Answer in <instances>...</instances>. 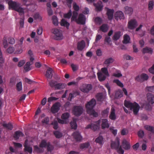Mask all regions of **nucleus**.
Segmentation results:
<instances>
[{
  "instance_id": "8",
  "label": "nucleus",
  "mask_w": 154,
  "mask_h": 154,
  "mask_svg": "<svg viewBox=\"0 0 154 154\" xmlns=\"http://www.w3.org/2000/svg\"><path fill=\"white\" fill-rule=\"evenodd\" d=\"M86 18L82 14H80L75 22L78 24L84 25L85 24Z\"/></svg>"
},
{
  "instance_id": "15",
  "label": "nucleus",
  "mask_w": 154,
  "mask_h": 154,
  "mask_svg": "<svg viewBox=\"0 0 154 154\" xmlns=\"http://www.w3.org/2000/svg\"><path fill=\"white\" fill-rule=\"evenodd\" d=\"M115 112L116 110L115 108L112 106L110 114L109 116V118L110 119L114 120L116 119V115Z\"/></svg>"
},
{
  "instance_id": "63",
  "label": "nucleus",
  "mask_w": 154,
  "mask_h": 154,
  "mask_svg": "<svg viewBox=\"0 0 154 154\" xmlns=\"http://www.w3.org/2000/svg\"><path fill=\"white\" fill-rule=\"evenodd\" d=\"M14 51V47H9L7 49V51L9 53L11 54Z\"/></svg>"
},
{
  "instance_id": "6",
  "label": "nucleus",
  "mask_w": 154,
  "mask_h": 154,
  "mask_svg": "<svg viewBox=\"0 0 154 154\" xmlns=\"http://www.w3.org/2000/svg\"><path fill=\"white\" fill-rule=\"evenodd\" d=\"M54 34L53 36L54 39L56 40H60L63 39V36L61 31L57 29H54L53 31Z\"/></svg>"
},
{
  "instance_id": "42",
  "label": "nucleus",
  "mask_w": 154,
  "mask_h": 154,
  "mask_svg": "<svg viewBox=\"0 0 154 154\" xmlns=\"http://www.w3.org/2000/svg\"><path fill=\"white\" fill-rule=\"evenodd\" d=\"M69 117V114L68 112H66L62 114L61 117L62 119L68 121V119Z\"/></svg>"
},
{
  "instance_id": "5",
  "label": "nucleus",
  "mask_w": 154,
  "mask_h": 154,
  "mask_svg": "<svg viewBox=\"0 0 154 154\" xmlns=\"http://www.w3.org/2000/svg\"><path fill=\"white\" fill-rule=\"evenodd\" d=\"M83 109L81 106H74L73 109V114L76 116H79L81 115L83 112Z\"/></svg>"
},
{
  "instance_id": "12",
  "label": "nucleus",
  "mask_w": 154,
  "mask_h": 154,
  "mask_svg": "<svg viewBox=\"0 0 154 154\" xmlns=\"http://www.w3.org/2000/svg\"><path fill=\"white\" fill-rule=\"evenodd\" d=\"M60 103L57 102L54 104L51 108V112L53 113H56L60 109Z\"/></svg>"
},
{
  "instance_id": "38",
  "label": "nucleus",
  "mask_w": 154,
  "mask_h": 154,
  "mask_svg": "<svg viewBox=\"0 0 154 154\" xmlns=\"http://www.w3.org/2000/svg\"><path fill=\"white\" fill-rule=\"evenodd\" d=\"M72 16V11L71 9L69 10L68 12L63 14V17L65 18L70 19Z\"/></svg>"
},
{
  "instance_id": "9",
  "label": "nucleus",
  "mask_w": 154,
  "mask_h": 154,
  "mask_svg": "<svg viewBox=\"0 0 154 154\" xmlns=\"http://www.w3.org/2000/svg\"><path fill=\"white\" fill-rule=\"evenodd\" d=\"M128 29H133L137 26V22L135 19L131 20L128 23Z\"/></svg>"
},
{
  "instance_id": "21",
  "label": "nucleus",
  "mask_w": 154,
  "mask_h": 154,
  "mask_svg": "<svg viewBox=\"0 0 154 154\" xmlns=\"http://www.w3.org/2000/svg\"><path fill=\"white\" fill-rule=\"evenodd\" d=\"M122 35L120 31L116 32L112 37V39L114 41H117L118 40Z\"/></svg>"
},
{
  "instance_id": "55",
  "label": "nucleus",
  "mask_w": 154,
  "mask_h": 154,
  "mask_svg": "<svg viewBox=\"0 0 154 154\" xmlns=\"http://www.w3.org/2000/svg\"><path fill=\"white\" fill-rule=\"evenodd\" d=\"M57 82L54 80H51L49 82V84L51 87L52 88L55 87L57 84Z\"/></svg>"
},
{
  "instance_id": "27",
  "label": "nucleus",
  "mask_w": 154,
  "mask_h": 154,
  "mask_svg": "<svg viewBox=\"0 0 154 154\" xmlns=\"http://www.w3.org/2000/svg\"><path fill=\"white\" fill-rule=\"evenodd\" d=\"M85 44L84 40H82L80 42H78L77 46V49L78 50L81 51L85 47Z\"/></svg>"
},
{
  "instance_id": "58",
  "label": "nucleus",
  "mask_w": 154,
  "mask_h": 154,
  "mask_svg": "<svg viewBox=\"0 0 154 154\" xmlns=\"http://www.w3.org/2000/svg\"><path fill=\"white\" fill-rule=\"evenodd\" d=\"M116 150L119 154H123L124 152V151L122 149L121 146H120Z\"/></svg>"
},
{
  "instance_id": "46",
  "label": "nucleus",
  "mask_w": 154,
  "mask_h": 154,
  "mask_svg": "<svg viewBox=\"0 0 154 154\" xmlns=\"http://www.w3.org/2000/svg\"><path fill=\"white\" fill-rule=\"evenodd\" d=\"M2 44L4 48H6L8 46V43L7 42V38L5 36H4L2 40Z\"/></svg>"
},
{
  "instance_id": "28",
  "label": "nucleus",
  "mask_w": 154,
  "mask_h": 154,
  "mask_svg": "<svg viewBox=\"0 0 154 154\" xmlns=\"http://www.w3.org/2000/svg\"><path fill=\"white\" fill-rule=\"evenodd\" d=\"M78 15V12L76 11H73L72 12V16L71 19V22L75 21V22L77 19V17Z\"/></svg>"
},
{
  "instance_id": "7",
  "label": "nucleus",
  "mask_w": 154,
  "mask_h": 154,
  "mask_svg": "<svg viewBox=\"0 0 154 154\" xmlns=\"http://www.w3.org/2000/svg\"><path fill=\"white\" fill-rule=\"evenodd\" d=\"M149 78L148 75L146 74L143 73L139 75L135 78L136 80L137 81L143 82L147 80Z\"/></svg>"
},
{
  "instance_id": "41",
  "label": "nucleus",
  "mask_w": 154,
  "mask_h": 154,
  "mask_svg": "<svg viewBox=\"0 0 154 154\" xmlns=\"http://www.w3.org/2000/svg\"><path fill=\"white\" fill-rule=\"evenodd\" d=\"M145 128L148 131L154 133V127L149 125H146L144 126Z\"/></svg>"
},
{
  "instance_id": "13",
  "label": "nucleus",
  "mask_w": 154,
  "mask_h": 154,
  "mask_svg": "<svg viewBox=\"0 0 154 154\" xmlns=\"http://www.w3.org/2000/svg\"><path fill=\"white\" fill-rule=\"evenodd\" d=\"M72 135L74 138L77 141H80L82 140V137L78 131L74 132Z\"/></svg>"
},
{
  "instance_id": "57",
  "label": "nucleus",
  "mask_w": 154,
  "mask_h": 154,
  "mask_svg": "<svg viewBox=\"0 0 154 154\" xmlns=\"http://www.w3.org/2000/svg\"><path fill=\"white\" fill-rule=\"evenodd\" d=\"M73 8L74 11L77 12L79 9V6L77 5V4L75 2H74L73 4Z\"/></svg>"
},
{
  "instance_id": "50",
  "label": "nucleus",
  "mask_w": 154,
  "mask_h": 154,
  "mask_svg": "<svg viewBox=\"0 0 154 154\" xmlns=\"http://www.w3.org/2000/svg\"><path fill=\"white\" fill-rule=\"evenodd\" d=\"M24 150L25 151H27L29 153H31L32 152V149L31 147H30L29 146H25V147L24 148Z\"/></svg>"
},
{
  "instance_id": "61",
  "label": "nucleus",
  "mask_w": 154,
  "mask_h": 154,
  "mask_svg": "<svg viewBox=\"0 0 154 154\" xmlns=\"http://www.w3.org/2000/svg\"><path fill=\"white\" fill-rule=\"evenodd\" d=\"M137 134L140 138H142L144 136V132L143 130H140L138 132Z\"/></svg>"
},
{
  "instance_id": "19",
  "label": "nucleus",
  "mask_w": 154,
  "mask_h": 154,
  "mask_svg": "<svg viewBox=\"0 0 154 154\" xmlns=\"http://www.w3.org/2000/svg\"><path fill=\"white\" fill-rule=\"evenodd\" d=\"M92 86L91 84L86 85L82 89L81 91L84 93H88L92 89Z\"/></svg>"
},
{
  "instance_id": "35",
  "label": "nucleus",
  "mask_w": 154,
  "mask_h": 154,
  "mask_svg": "<svg viewBox=\"0 0 154 154\" xmlns=\"http://www.w3.org/2000/svg\"><path fill=\"white\" fill-rule=\"evenodd\" d=\"M123 96V91L121 90L117 91L115 94V98L116 99H118L121 98Z\"/></svg>"
},
{
  "instance_id": "10",
  "label": "nucleus",
  "mask_w": 154,
  "mask_h": 154,
  "mask_svg": "<svg viewBox=\"0 0 154 154\" xmlns=\"http://www.w3.org/2000/svg\"><path fill=\"white\" fill-rule=\"evenodd\" d=\"M115 19L118 20H119L124 19L125 16L123 12L120 11H118L115 12L114 14Z\"/></svg>"
},
{
  "instance_id": "33",
  "label": "nucleus",
  "mask_w": 154,
  "mask_h": 154,
  "mask_svg": "<svg viewBox=\"0 0 154 154\" xmlns=\"http://www.w3.org/2000/svg\"><path fill=\"white\" fill-rule=\"evenodd\" d=\"M66 85L65 84L58 83L56 85L55 88L56 90H61L64 88Z\"/></svg>"
},
{
  "instance_id": "23",
  "label": "nucleus",
  "mask_w": 154,
  "mask_h": 154,
  "mask_svg": "<svg viewBox=\"0 0 154 154\" xmlns=\"http://www.w3.org/2000/svg\"><path fill=\"white\" fill-rule=\"evenodd\" d=\"M90 145L89 142H87L80 144L79 145V148L81 149H86L88 148L90 146Z\"/></svg>"
},
{
  "instance_id": "52",
  "label": "nucleus",
  "mask_w": 154,
  "mask_h": 154,
  "mask_svg": "<svg viewBox=\"0 0 154 154\" xmlns=\"http://www.w3.org/2000/svg\"><path fill=\"white\" fill-rule=\"evenodd\" d=\"M17 89L18 91H20L22 90V83L21 82H19L16 85Z\"/></svg>"
},
{
  "instance_id": "3",
  "label": "nucleus",
  "mask_w": 154,
  "mask_h": 154,
  "mask_svg": "<svg viewBox=\"0 0 154 154\" xmlns=\"http://www.w3.org/2000/svg\"><path fill=\"white\" fill-rule=\"evenodd\" d=\"M8 4L10 7L19 12L20 15L24 14V9L20 6V5L19 3L11 0L8 2Z\"/></svg>"
},
{
  "instance_id": "30",
  "label": "nucleus",
  "mask_w": 154,
  "mask_h": 154,
  "mask_svg": "<svg viewBox=\"0 0 154 154\" xmlns=\"http://www.w3.org/2000/svg\"><path fill=\"white\" fill-rule=\"evenodd\" d=\"M125 13L126 14H127L130 16L132 14L133 10L131 7H129L128 6H126L125 7Z\"/></svg>"
},
{
  "instance_id": "56",
  "label": "nucleus",
  "mask_w": 154,
  "mask_h": 154,
  "mask_svg": "<svg viewBox=\"0 0 154 154\" xmlns=\"http://www.w3.org/2000/svg\"><path fill=\"white\" fill-rule=\"evenodd\" d=\"M51 125H53V128L54 129L56 130L58 128V123L57 121H54L51 123Z\"/></svg>"
},
{
  "instance_id": "29",
  "label": "nucleus",
  "mask_w": 154,
  "mask_h": 154,
  "mask_svg": "<svg viewBox=\"0 0 154 154\" xmlns=\"http://www.w3.org/2000/svg\"><path fill=\"white\" fill-rule=\"evenodd\" d=\"M23 136L24 134L21 131H17L14 132V137L16 139H18L20 137H23Z\"/></svg>"
},
{
  "instance_id": "39",
  "label": "nucleus",
  "mask_w": 154,
  "mask_h": 154,
  "mask_svg": "<svg viewBox=\"0 0 154 154\" xmlns=\"http://www.w3.org/2000/svg\"><path fill=\"white\" fill-rule=\"evenodd\" d=\"M109 110V108H107L102 112L101 114L103 117H105L108 116Z\"/></svg>"
},
{
  "instance_id": "64",
  "label": "nucleus",
  "mask_w": 154,
  "mask_h": 154,
  "mask_svg": "<svg viewBox=\"0 0 154 154\" xmlns=\"http://www.w3.org/2000/svg\"><path fill=\"white\" fill-rule=\"evenodd\" d=\"M150 104V103H149L148 102L146 104L145 108L146 110H150L151 109L152 106Z\"/></svg>"
},
{
  "instance_id": "40",
  "label": "nucleus",
  "mask_w": 154,
  "mask_h": 154,
  "mask_svg": "<svg viewBox=\"0 0 154 154\" xmlns=\"http://www.w3.org/2000/svg\"><path fill=\"white\" fill-rule=\"evenodd\" d=\"M130 40V38L128 35L125 34L124 36V40L123 42L124 44H127L129 43Z\"/></svg>"
},
{
  "instance_id": "36",
  "label": "nucleus",
  "mask_w": 154,
  "mask_h": 154,
  "mask_svg": "<svg viewBox=\"0 0 154 154\" xmlns=\"http://www.w3.org/2000/svg\"><path fill=\"white\" fill-rule=\"evenodd\" d=\"M48 142L45 140H42L39 144V146L41 148H45L48 145Z\"/></svg>"
},
{
  "instance_id": "2",
  "label": "nucleus",
  "mask_w": 154,
  "mask_h": 154,
  "mask_svg": "<svg viewBox=\"0 0 154 154\" xmlns=\"http://www.w3.org/2000/svg\"><path fill=\"white\" fill-rule=\"evenodd\" d=\"M124 105L126 107L129 108L130 110H132L134 115H137L138 113L140 107L136 102L131 103L130 101L125 100Z\"/></svg>"
},
{
  "instance_id": "26",
  "label": "nucleus",
  "mask_w": 154,
  "mask_h": 154,
  "mask_svg": "<svg viewBox=\"0 0 154 154\" xmlns=\"http://www.w3.org/2000/svg\"><path fill=\"white\" fill-rule=\"evenodd\" d=\"M52 69L51 68H49L48 69L45 74L46 77L49 79H51L52 77Z\"/></svg>"
},
{
  "instance_id": "45",
  "label": "nucleus",
  "mask_w": 154,
  "mask_h": 154,
  "mask_svg": "<svg viewBox=\"0 0 154 154\" xmlns=\"http://www.w3.org/2000/svg\"><path fill=\"white\" fill-rule=\"evenodd\" d=\"M53 133L57 138H59L62 136V134L58 131H54Z\"/></svg>"
},
{
  "instance_id": "11",
  "label": "nucleus",
  "mask_w": 154,
  "mask_h": 154,
  "mask_svg": "<svg viewBox=\"0 0 154 154\" xmlns=\"http://www.w3.org/2000/svg\"><path fill=\"white\" fill-rule=\"evenodd\" d=\"M119 146L120 142L118 138H116L115 141L112 142L111 144V148L116 150L120 146Z\"/></svg>"
},
{
  "instance_id": "59",
  "label": "nucleus",
  "mask_w": 154,
  "mask_h": 154,
  "mask_svg": "<svg viewBox=\"0 0 154 154\" xmlns=\"http://www.w3.org/2000/svg\"><path fill=\"white\" fill-rule=\"evenodd\" d=\"M58 122L59 123L61 124H67L68 122V121L64 119H61L59 118H57Z\"/></svg>"
},
{
  "instance_id": "16",
  "label": "nucleus",
  "mask_w": 154,
  "mask_h": 154,
  "mask_svg": "<svg viewBox=\"0 0 154 154\" xmlns=\"http://www.w3.org/2000/svg\"><path fill=\"white\" fill-rule=\"evenodd\" d=\"M114 10L113 9H109L108 8L107 10L106 15L108 17V18L109 20H112L113 16Z\"/></svg>"
},
{
  "instance_id": "24",
  "label": "nucleus",
  "mask_w": 154,
  "mask_h": 154,
  "mask_svg": "<svg viewBox=\"0 0 154 154\" xmlns=\"http://www.w3.org/2000/svg\"><path fill=\"white\" fill-rule=\"evenodd\" d=\"M142 52V53L143 54L148 53L152 54V53L153 51L151 48L146 47L143 48Z\"/></svg>"
},
{
  "instance_id": "48",
  "label": "nucleus",
  "mask_w": 154,
  "mask_h": 154,
  "mask_svg": "<svg viewBox=\"0 0 154 154\" xmlns=\"http://www.w3.org/2000/svg\"><path fill=\"white\" fill-rule=\"evenodd\" d=\"M146 91L149 92H153L154 91V86H147L145 88Z\"/></svg>"
},
{
  "instance_id": "20",
  "label": "nucleus",
  "mask_w": 154,
  "mask_h": 154,
  "mask_svg": "<svg viewBox=\"0 0 154 154\" xmlns=\"http://www.w3.org/2000/svg\"><path fill=\"white\" fill-rule=\"evenodd\" d=\"M100 120H99L95 122V124L92 123V129L94 131L98 130L99 128Z\"/></svg>"
},
{
  "instance_id": "49",
  "label": "nucleus",
  "mask_w": 154,
  "mask_h": 154,
  "mask_svg": "<svg viewBox=\"0 0 154 154\" xmlns=\"http://www.w3.org/2000/svg\"><path fill=\"white\" fill-rule=\"evenodd\" d=\"M114 83H115L117 85L121 88L123 87V84L118 79H114L113 81Z\"/></svg>"
},
{
  "instance_id": "44",
  "label": "nucleus",
  "mask_w": 154,
  "mask_h": 154,
  "mask_svg": "<svg viewBox=\"0 0 154 154\" xmlns=\"http://www.w3.org/2000/svg\"><path fill=\"white\" fill-rule=\"evenodd\" d=\"M47 149L48 151L51 152L54 149V146L51 144L50 142H48V144L46 146Z\"/></svg>"
},
{
  "instance_id": "47",
  "label": "nucleus",
  "mask_w": 154,
  "mask_h": 154,
  "mask_svg": "<svg viewBox=\"0 0 154 154\" xmlns=\"http://www.w3.org/2000/svg\"><path fill=\"white\" fill-rule=\"evenodd\" d=\"M96 97L97 101H102L103 98V95L102 93L97 94L96 95Z\"/></svg>"
},
{
  "instance_id": "37",
  "label": "nucleus",
  "mask_w": 154,
  "mask_h": 154,
  "mask_svg": "<svg viewBox=\"0 0 154 154\" xmlns=\"http://www.w3.org/2000/svg\"><path fill=\"white\" fill-rule=\"evenodd\" d=\"M32 62L31 63H30V62H26L24 67V69L26 72H28L30 70V66L32 65Z\"/></svg>"
},
{
  "instance_id": "25",
  "label": "nucleus",
  "mask_w": 154,
  "mask_h": 154,
  "mask_svg": "<svg viewBox=\"0 0 154 154\" xmlns=\"http://www.w3.org/2000/svg\"><path fill=\"white\" fill-rule=\"evenodd\" d=\"M94 5L97 11H100L102 10L103 6L101 2H99L96 4H94Z\"/></svg>"
},
{
  "instance_id": "34",
  "label": "nucleus",
  "mask_w": 154,
  "mask_h": 154,
  "mask_svg": "<svg viewBox=\"0 0 154 154\" xmlns=\"http://www.w3.org/2000/svg\"><path fill=\"white\" fill-rule=\"evenodd\" d=\"M95 141L100 145H102L103 144V136H99L96 139Z\"/></svg>"
},
{
  "instance_id": "17",
  "label": "nucleus",
  "mask_w": 154,
  "mask_h": 154,
  "mask_svg": "<svg viewBox=\"0 0 154 154\" xmlns=\"http://www.w3.org/2000/svg\"><path fill=\"white\" fill-rule=\"evenodd\" d=\"M109 126L108 121L106 119H103L101 120V128L103 129L108 128Z\"/></svg>"
},
{
  "instance_id": "18",
  "label": "nucleus",
  "mask_w": 154,
  "mask_h": 154,
  "mask_svg": "<svg viewBox=\"0 0 154 154\" xmlns=\"http://www.w3.org/2000/svg\"><path fill=\"white\" fill-rule=\"evenodd\" d=\"M122 145L123 148L125 150L129 149L131 147L130 143L125 139H124L123 140L122 142Z\"/></svg>"
},
{
  "instance_id": "54",
  "label": "nucleus",
  "mask_w": 154,
  "mask_h": 154,
  "mask_svg": "<svg viewBox=\"0 0 154 154\" xmlns=\"http://www.w3.org/2000/svg\"><path fill=\"white\" fill-rule=\"evenodd\" d=\"M33 17L35 19H38L40 20H42V17L38 13H36L34 14Z\"/></svg>"
},
{
  "instance_id": "32",
  "label": "nucleus",
  "mask_w": 154,
  "mask_h": 154,
  "mask_svg": "<svg viewBox=\"0 0 154 154\" xmlns=\"http://www.w3.org/2000/svg\"><path fill=\"white\" fill-rule=\"evenodd\" d=\"M114 61V59L110 57L106 59L104 61L103 63L106 65V66L107 67L109 66L110 63H112Z\"/></svg>"
},
{
  "instance_id": "4",
  "label": "nucleus",
  "mask_w": 154,
  "mask_h": 154,
  "mask_svg": "<svg viewBox=\"0 0 154 154\" xmlns=\"http://www.w3.org/2000/svg\"><path fill=\"white\" fill-rule=\"evenodd\" d=\"M98 80L100 82L105 80L107 76H109L108 70L107 67H103L101 69V72L97 73Z\"/></svg>"
},
{
  "instance_id": "14",
  "label": "nucleus",
  "mask_w": 154,
  "mask_h": 154,
  "mask_svg": "<svg viewBox=\"0 0 154 154\" xmlns=\"http://www.w3.org/2000/svg\"><path fill=\"white\" fill-rule=\"evenodd\" d=\"M146 98L148 102L151 104L154 103V95L151 93H148L146 94Z\"/></svg>"
},
{
  "instance_id": "60",
  "label": "nucleus",
  "mask_w": 154,
  "mask_h": 154,
  "mask_svg": "<svg viewBox=\"0 0 154 154\" xmlns=\"http://www.w3.org/2000/svg\"><path fill=\"white\" fill-rule=\"evenodd\" d=\"M154 6V2L153 1H150L149 2L148 4V9L149 10H151L153 9Z\"/></svg>"
},
{
  "instance_id": "31",
  "label": "nucleus",
  "mask_w": 154,
  "mask_h": 154,
  "mask_svg": "<svg viewBox=\"0 0 154 154\" xmlns=\"http://www.w3.org/2000/svg\"><path fill=\"white\" fill-rule=\"evenodd\" d=\"M69 23L65 19L61 20L60 22V25L62 26L66 27L67 29H68L69 26Z\"/></svg>"
},
{
  "instance_id": "1",
  "label": "nucleus",
  "mask_w": 154,
  "mask_h": 154,
  "mask_svg": "<svg viewBox=\"0 0 154 154\" xmlns=\"http://www.w3.org/2000/svg\"><path fill=\"white\" fill-rule=\"evenodd\" d=\"M96 100L94 98H92L85 104L87 113L94 117H97L98 116V113L93 109L96 104Z\"/></svg>"
},
{
  "instance_id": "22",
  "label": "nucleus",
  "mask_w": 154,
  "mask_h": 154,
  "mask_svg": "<svg viewBox=\"0 0 154 154\" xmlns=\"http://www.w3.org/2000/svg\"><path fill=\"white\" fill-rule=\"evenodd\" d=\"M2 125L4 128L8 130H12L13 128V125L10 122L7 124L5 121H4L2 122Z\"/></svg>"
},
{
  "instance_id": "62",
  "label": "nucleus",
  "mask_w": 154,
  "mask_h": 154,
  "mask_svg": "<svg viewBox=\"0 0 154 154\" xmlns=\"http://www.w3.org/2000/svg\"><path fill=\"white\" fill-rule=\"evenodd\" d=\"M95 22L98 24H100L102 23V20L101 18L99 17H97L95 19Z\"/></svg>"
},
{
  "instance_id": "43",
  "label": "nucleus",
  "mask_w": 154,
  "mask_h": 154,
  "mask_svg": "<svg viewBox=\"0 0 154 154\" xmlns=\"http://www.w3.org/2000/svg\"><path fill=\"white\" fill-rule=\"evenodd\" d=\"M100 29L103 32H106L108 30L107 25L106 24H103L100 27Z\"/></svg>"
},
{
  "instance_id": "53",
  "label": "nucleus",
  "mask_w": 154,
  "mask_h": 154,
  "mask_svg": "<svg viewBox=\"0 0 154 154\" xmlns=\"http://www.w3.org/2000/svg\"><path fill=\"white\" fill-rule=\"evenodd\" d=\"M70 126L72 128L76 129L77 127V124L75 121L73 120L70 123Z\"/></svg>"
},
{
  "instance_id": "51",
  "label": "nucleus",
  "mask_w": 154,
  "mask_h": 154,
  "mask_svg": "<svg viewBox=\"0 0 154 154\" xmlns=\"http://www.w3.org/2000/svg\"><path fill=\"white\" fill-rule=\"evenodd\" d=\"M52 19L54 24L55 26L57 25L58 23L57 17L55 15H53L52 17Z\"/></svg>"
}]
</instances>
